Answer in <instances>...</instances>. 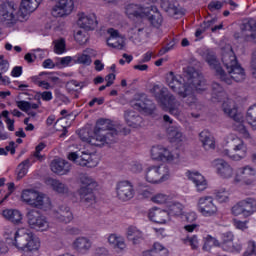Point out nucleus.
I'll list each match as a JSON object with an SVG mask.
<instances>
[{"mask_svg":"<svg viewBox=\"0 0 256 256\" xmlns=\"http://www.w3.org/2000/svg\"><path fill=\"white\" fill-rule=\"evenodd\" d=\"M45 147H47V145H45V143H43V142L39 143L36 146L35 152L33 153V155L31 157H33V159H37V161H42L43 155H41V151H43V149H45Z\"/></svg>","mask_w":256,"mask_h":256,"instance_id":"obj_52","label":"nucleus"},{"mask_svg":"<svg viewBox=\"0 0 256 256\" xmlns=\"http://www.w3.org/2000/svg\"><path fill=\"white\" fill-rule=\"evenodd\" d=\"M42 101H51L53 99V93L51 91H44L40 93Z\"/></svg>","mask_w":256,"mask_h":256,"instance_id":"obj_64","label":"nucleus"},{"mask_svg":"<svg viewBox=\"0 0 256 256\" xmlns=\"http://www.w3.org/2000/svg\"><path fill=\"white\" fill-rule=\"evenodd\" d=\"M243 246L241 244H231L229 246L224 245V251H228L230 253H240Z\"/></svg>","mask_w":256,"mask_h":256,"instance_id":"obj_59","label":"nucleus"},{"mask_svg":"<svg viewBox=\"0 0 256 256\" xmlns=\"http://www.w3.org/2000/svg\"><path fill=\"white\" fill-rule=\"evenodd\" d=\"M132 107L137 109V111H142L146 115H153L155 113V103L147 98L146 94H137L132 102Z\"/></svg>","mask_w":256,"mask_h":256,"instance_id":"obj_13","label":"nucleus"},{"mask_svg":"<svg viewBox=\"0 0 256 256\" xmlns=\"http://www.w3.org/2000/svg\"><path fill=\"white\" fill-rule=\"evenodd\" d=\"M74 39H75V41H77V43H79V45H85L89 38L87 37V32H83V31L79 30L75 34Z\"/></svg>","mask_w":256,"mask_h":256,"instance_id":"obj_54","label":"nucleus"},{"mask_svg":"<svg viewBox=\"0 0 256 256\" xmlns=\"http://www.w3.org/2000/svg\"><path fill=\"white\" fill-rule=\"evenodd\" d=\"M73 11V0H59L52 8L53 17H65Z\"/></svg>","mask_w":256,"mask_h":256,"instance_id":"obj_17","label":"nucleus"},{"mask_svg":"<svg viewBox=\"0 0 256 256\" xmlns=\"http://www.w3.org/2000/svg\"><path fill=\"white\" fill-rule=\"evenodd\" d=\"M2 216L6 221H10L14 225H19L23 221V214L19 210L15 209H5L2 211Z\"/></svg>","mask_w":256,"mask_h":256,"instance_id":"obj_34","label":"nucleus"},{"mask_svg":"<svg viewBox=\"0 0 256 256\" xmlns=\"http://www.w3.org/2000/svg\"><path fill=\"white\" fill-rule=\"evenodd\" d=\"M9 71V61L5 60L4 55H0V73H7Z\"/></svg>","mask_w":256,"mask_h":256,"instance_id":"obj_58","label":"nucleus"},{"mask_svg":"<svg viewBox=\"0 0 256 256\" xmlns=\"http://www.w3.org/2000/svg\"><path fill=\"white\" fill-rule=\"evenodd\" d=\"M145 17H147L148 21L151 23V26L156 27L157 29H159L163 23V16H161V12H159L157 6L148 7V13L145 14Z\"/></svg>","mask_w":256,"mask_h":256,"instance_id":"obj_25","label":"nucleus"},{"mask_svg":"<svg viewBox=\"0 0 256 256\" xmlns=\"http://www.w3.org/2000/svg\"><path fill=\"white\" fill-rule=\"evenodd\" d=\"M28 225L31 229L36 231H47L49 229V220L41 212L37 210H30L27 215Z\"/></svg>","mask_w":256,"mask_h":256,"instance_id":"obj_12","label":"nucleus"},{"mask_svg":"<svg viewBox=\"0 0 256 256\" xmlns=\"http://www.w3.org/2000/svg\"><path fill=\"white\" fill-rule=\"evenodd\" d=\"M169 251L167 248L161 245V243L156 242L153 244V248L143 252V256H168Z\"/></svg>","mask_w":256,"mask_h":256,"instance_id":"obj_37","label":"nucleus"},{"mask_svg":"<svg viewBox=\"0 0 256 256\" xmlns=\"http://www.w3.org/2000/svg\"><path fill=\"white\" fill-rule=\"evenodd\" d=\"M255 175V169L250 166H245L238 170V177H240V179L236 178L235 181H243L245 185H253V183H255Z\"/></svg>","mask_w":256,"mask_h":256,"instance_id":"obj_21","label":"nucleus"},{"mask_svg":"<svg viewBox=\"0 0 256 256\" xmlns=\"http://www.w3.org/2000/svg\"><path fill=\"white\" fill-rule=\"evenodd\" d=\"M78 25L81 29H85V31H93L97 27V17L95 14L82 16L78 20Z\"/></svg>","mask_w":256,"mask_h":256,"instance_id":"obj_29","label":"nucleus"},{"mask_svg":"<svg viewBox=\"0 0 256 256\" xmlns=\"http://www.w3.org/2000/svg\"><path fill=\"white\" fill-rule=\"evenodd\" d=\"M225 99H227V92H225V89H223V86L217 82L212 83V101L214 103H221L223 102L222 109L224 113L234 119L236 123H238V131L244 135V137H249V132L247 131V128H245V125L241 123L243 121V117L241 114H237V109L231 108L229 105H227V102H225Z\"/></svg>","mask_w":256,"mask_h":256,"instance_id":"obj_4","label":"nucleus"},{"mask_svg":"<svg viewBox=\"0 0 256 256\" xmlns=\"http://www.w3.org/2000/svg\"><path fill=\"white\" fill-rule=\"evenodd\" d=\"M242 35L245 36L246 41H256V20L249 18L241 26Z\"/></svg>","mask_w":256,"mask_h":256,"instance_id":"obj_23","label":"nucleus"},{"mask_svg":"<svg viewBox=\"0 0 256 256\" xmlns=\"http://www.w3.org/2000/svg\"><path fill=\"white\" fill-rule=\"evenodd\" d=\"M167 136L171 143H181L183 141V132L181 126L172 124L167 128Z\"/></svg>","mask_w":256,"mask_h":256,"instance_id":"obj_32","label":"nucleus"},{"mask_svg":"<svg viewBox=\"0 0 256 256\" xmlns=\"http://www.w3.org/2000/svg\"><path fill=\"white\" fill-rule=\"evenodd\" d=\"M127 237L129 241H132L133 245H139L143 241V232L135 226H130L127 231Z\"/></svg>","mask_w":256,"mask_h":256,"instance_id":"obj_39","label":"nucleus"},{"mask_svg":"<svg viewBox=\"0 0 256 256\" xmlns=\"http://www.w3.org/2000/svg\"><path fill=\"white\" fill-rule=\"evenodd\" d=\"M213 166L215 167L217 174L223 179H229L233 177V168L227 161L223 159H216L213 161Z\"/></svg>","mask_w":256,"mask_h":256,"instance_id":"obj_20","label":"nucleus"},{"mask_svg":"<svg viewBox=\"0 0 256 256\" xmlns=\"http://www.w3.org/2000/svg\"><path fill=\"white\" fill-rule=\"evenodd\" d=\"M69 161H74L76 165H80L81 167H96L97 161L93 160V156L86 152H81V154H77V152H72L68 154Z\"/></svg>","mask_w":256,"mask_h":256,"instance_id":"obj_16","label":"nucleus"},{"mask_svg":"<svg viewBox=\"0 0 256 256\" xmlns=\"http://www.w3.org/2000/svg\"><path fill=\"white\" fill-rule=\"evenodd\" d=\"M39 249V238L35 237L33 233L30 232V239L26 242L24 251H37Z\"/></svg>","mask_w":256,"mask_h":256,"instance_id":"obj_44","label":"nucleus"},{"mask_svg":"<svg viewBox=\"0 0 256 256\" xmlns=\"http://www.w3.org/2000/svg\"><path fill=\"white\" fill-rule=\"evenodd\" d=\"M118 135L119 132L109 119H100L97 121L93 136L89 134L88 130L83 129L79 131L80 139L95 147H103V145L117 143Z\"/></svg>","mask_w":256,"mask_h":256,"instance_id":"obj_2","label":"nucleus"},{"mask_svg":"<svg viewBox=\"0 0 256 256\" xmlns=\"http://www.w3.org/2000/svg\"><path fill=\"white\" fill-rule=\"evenodd\" d=\"M202 59H204L207 64L209 65L210 69H213L224 83L227 85H231V78L227 77V73H225V70L221 67V62H219V59L217 58V54L213 50H204L202 52Z\"/></svg>","mask_w":256,"mask_h":256,"instance_id":"obj_9","label":"nucleus"},{"mask_svg":"<svg viewBox=\"0 0 256 256\" xmlns=\"http://www.w3.org/2000/svg\"><path fill=\"white\" fill-rule=\"evenodd\" d=\"M116 195L120 201H131L135 197L133 183L127 180L118 182L116 185Z\"/></svg>","mask_w":256,"mask_h":256,"instance_id":"obj_15","label":"nucleus"},{"mask_svg":"<svg viewBox=\"0 0 256 256\" xmlns=\"http://www.w3.org/2000/svg\"><path fill=\"white\" fill-rule=\"evenodd\" d=\"M250 67H251L252 75L256 79V50L252 54Z\"/></svg>","mask_w":256,"mask_h":256,"instance_id":"obj_63","label":"nucleus"},{"mask_svg":"<svg viewBox=\"0 0 256 256\" xmlns=\"http://www.w3.org/2000/svg\"><path fill=\"white\" fill-rule=\"evenodd\" d=\"M231 211L235 217H239V215H242L245 218L251 217V215L256 213V200L254 198L241 200L232 207Z\"/></svg>","mask_w":256,"mask_h":256,"instance_id":"obj_11","label":"nucleus"},{"mask_svg":"<svg viewBox=\"0 0 256 256\" xmlns=\"http://www.w3.org/2000/svg\"><path fill=\"white\" fill-rule=\"evenodd\" d=\"M183 209H185V206H183V204H181V202H170L168 204V217H181V215H183Z\"/></svg>","mask_w":256,"mask_h":256,"instance_id":"obj_40","label":"nucleus"},{"mask_svg":"<svg viewBox=\"0 0 256 256\" xmlns=\"http://www.w3.org/2000/svg\"><path fill=\"white\" fill-rule=\"evenodd\" d=\"M223 8V3L221 1H211L208 4V9L210 11H219V9Z\"/></svg>","mask_w":256,"mask_h":256,"instance_id":"obj_61","label":"nucleus"},{"mask_svg":"<svg viewBox=\"0 0 256 256\" xmlns=\"http://www.w3.org/2000/svg\"><path fill=\"white\" fill-rule=\"evenodd\" d=\"M183 243L189 245L191 249H199V239L197 238V235L184 238Z\"/></svg>","mask_w":256,"mask_h":256,"instance_id":"obj_49","label":"nucleus"},{"mask_svg":"<svg viewBox=\"0 0 256 256\" xmlns=\"http://www.w3.org/2000/svg\"><path fill=\"white\" fill-rule=\"evenodd\" d=\"M43 0H22L19 9L13 2L0 4V17L3 21H15V19H25L29 13H33L41 5Z\"/></svg>","mask_w":256,"mask_h":256,"instance_id":"obj_3","label":"nucleus"},{"mask_svg":"<svg viewBox=\"0 0 256 256\" xmlns=\"http://www.w3.org/2000/svg\"><path fill=\"white\" fill-rule=\"evenodd\" d=\"M21 199L30 207L35 209H49L51 207V199L33 189H26L22 191Z\"/></svg>","mask_w":256,"mask_h":256,"instance_id":"obj_6","label":"nucleus"},{"mask_svg":"<svg viewBox=\"0 0 256 256\" xmlns=\"http://www.w3.org/2000/svg\"><path fill=\"white\" fill-rule=\"evenodd\" d=\"M147 13H149L148 7L143 8L139 4H129L126 7V15L128 17H140V19H143Z\"/></svg>","mask_w":256,"mask_h":256,"instance_id":"obj_30","label":"nucleus"},{"mask_svg":"<svg viewBox=\"0 0 256 256\" xmlns=\"http://www.w3.org/2000/svg\"><path fill=\"white\" fill-rule=\"evenodd\" d=\"M55 219L60 223H71L73 221V212L68 206L62 205L58 208V211L54 213Z\"/></svg>","mask_w":256,"mask_h":256,"instance_id":"obj_28","label":"nucleus"},{"mask_svg":"<svg viewBox=\"0 0 256 256\" xmlns=\"http://www.w3.org/2000/svg\"><path fill=\"white\" fill-rule=\"evenodd\" d=\"M49 183L56 193H62L63 195L69 193V187L57 179H50Z\"/></svg>","mask_w":256,"mask_h":256,"instance_id":"obj_43","label":"nucleus"},{"mask_svg":"<svg viewBox=\"0 0 256 256\" xmlns=\"http://www.w3.org/2000/svg\"><path fill=\"white\" fill-rule=\"evenodd\" d=\"M198 211L203 217H215L217 215V205L213 203L211 196H202L198 199Z\"/></svg>","mask_w":256,"mask_h":256,"instance_id":"obj_14","label":"nucleus"},{"mask_svg":"<svg viewBox=\"0 0 256 256\" xmlns=\"http://www.w3.org/2000/svg\"><path fill=\"white\" fill-rule=\"evenodd\" d=\"M29 239H31V232L25 228H21L15 232L14 245L18 249L25 251V247H27Z\"/></svg>","mask_w":256,"mask_h":256,"instance_id":"obj_22","label":"nucleus"},{"mask_svg":"<svg viewBox=\"0 0 256 256\" xmlns=\"http://www.w3.org/2000/svg\"><path fill=\"white\" fill-rule=\"evenodd\" d=\"M166 83L174 93H177L183 99V103L188 105L190 109H201V104L195 96V92L207 89V82L203 76L194 73L185 81L181 75L170 72L166 76Z\"/></svg>","mask_w":256,"mask_h":256,"instance_id":"obj_1","label":"nucleus"},{"mask_svg":"<svg viewBox=\"0 0 256 256\" xmlns=\"http://www.w3.org/2000/svg\"><path fill=\"white\" fill-rule=\"evenodd\" d=\"M129 169L132 173H141L143 171V165L140 162L132 161L129 164Z\"/></svg>","mask_w":256,"mask_h":256,"instance_id":"obj_57","label":"nucleus"},{"mask_svg":"<svg viewBox=\"0 0 256 256\" xmlns=\"http://www.w3.org/2000/svg\"><path fill=\"white\" fill-rule=\"evenodd\" d=\"M161 9L167 13L170 17H175V15H185V11L179 5V2L175 0H162Z\"/></svg>","mask_w":256,"mask_h":256,"instance_id":"obj_19","label":"nucleus"},{"mask_svg":"<svg viewBox=\"0 0 256 256\" xmlns=\"http://www.w3.org/2000/svg\"><path fill=\"white\" fill-rule=\"evenodd\" d=\"M152 201L154 203H158L159 205H163V203H167L169 201V196L165 194H156L153 198Z\"/></svg>","mask_w":256,"mask_h":256,"instance_id":"obj_56","label":"nucleus"},{"mask_svg":"<svg viewBox=\"0 0 256 256\" xmlns=\"http://www.w3.org/2000/svg\"><path fill=\"white\" fill-rule=\"evenodd\" d=\"M246 121L253 131H256V104L249 107L246 113Z\"/></svg>","mask_w":256,"mask_h":256,"instance_id":"obj_42","label":"nucleus"},{"mask_svg":"<svg viewBox=\"0 0 256 256\" xmlns=\"http://www.w3.org/2000/svg\"><path fill=\"white\" fill-rule=\"evenodd\" d=\"M73 61V57L66 56L58 59V62L56 63L57 67H69Z\"/></svg>","mask_w":256,"mask_h":256,"instance_id":"obj_55","label":"nucleus"},{"mask_svg":"<svg viewBox=\"0 0 256 256\" xmlns=\"http://www.w3.org/2000/svg\"><path fill=\"white\" fill-rule=\"evenodd\" d=\"M108 243L113 249H118V251H123L127 244H125V239L117 234H110L108 237Z\"/></svg>","mask_w":256,"mask_h":256,"instance_id":"obj_38","label":"nucleus"},{"mask_svg":"<svg viewBox=\"0 0 256 256\" xmlns=\"http://www.w3.org/2000/svg\"><path fill=\"white\" fill-rule=\"evenodd\" d=\"M33 163H35V159H33V156H30L18 165V179H23V177L29 173V167H31Z\"/></svg>","mask_w":256,"mask_h":256,"instance_id":"obj_41","label":"nucleus"},{"mask_svg":"<svg viewBox=\"0 0 256 256\" xmlns=\"http://www.w3.org/2000/svg\"><path fill=\"white\" fill-rule=\"evenodd\" d=\"M124 119L129 127L137 129L143 124V117L133 110H127L124 113Z\"/></svg>","mask_w":256,"mask_h":256,"instance_id":"obj_27","label":"nucleus"},{"mask_svg":"<svg viewBox=\"0 0 256 256\" xmlns=\"http://www.w3.org/2000/svg\"><path fill=\"white\" fill-rule=\"evenodd\" d=\"M222 63L226 67L228 74H226L228 79L231 80V83L235 81L236 83H241L245 81V69L239 65L237 62V56L233 53L232 50L229 52H224L222 54Z\"/></svg>","mask_w":256,"mask_h":256,"instance_id":"obj_5","label":"nucleus"},{"mask_svg":"<svg viewBox=\"0 0 256 256\" xmlns=\"http://www.w3.org/2000/svg\"><path fill=\"white\" fill-rule=\"evenodd\" d=\"M17 107L18 109H20L21 111H24L25 113H27V111L31 110V102H27V101H18L17 102Z\"/></svg>","mask_w":256,"mask_h":256,"instance_id":"obj_60","label":"nucleus"},{"mask_svg":"<svg viewBox=\"0 0 256 256\" xmlns=\"http://www.w3.org/2000/svg\"><path fill=\"white\" fill-rule=\"evenodd\" d=\"M171 177L169 166L161 164L158 166H150L146 171V181L148 183H163Z\"/></svg>","mask_w":256,"mask_h":256,"instance_id":"obj_10","label":"nucleus"},{"mask_svg":"<svg viewBox=\"0 0 256 256\" xmlns=\"http://www.w3.org/2000/svg\"><path fill=\"white\" fill-rule=\"evenodd\" d=\"M199 139L206 151L209 149H215V138L213 137L211 132H209V130H204L200 132Z\"/></svg>","mask_w":256,"mask_h":256,"instance_id":"obj_36","label":"nucleus"},{"mask_svg":"<svg viewBox=\"0 0 256 256\" xmlns=\"http://www.w3.org/2000/svg\"><path fill=\"white\" fill-rule=\"evenodd\" d=\"M66 87L70 89V91H81L83 87H87V83L79 82L77 80H70L67 82Z\"/></svg>","mask_w":256,"mask_h":256,"instance_id":"obj_46","label":"nucleus"},{"mask_svg":"<svg viewBox=\"0 0 256 256\" xmlns=\"http://www.w3.org/2000/svg\"><path fill=\"white\" fill-rule=\"evenodd\" d=\"M148 217L150 221H153L154 223H158L160 225H163L164 223H167L169 221V212L167 210H161L158 208L152 209L148 213Z\"/></svg>","mask_w":256,"mask_h":256,"instance_id":"obj_26","label":"nucleus"},{"mask_svg":"<svg viewBox=\"0 0 256 256\" xmlns=\"http://www.w3.org/2000/svg\"><path fill=\"white\" fill-rule=\"evenodd\" d=\"M50 169L56 175H67L71 171V164L63 159H54L50 164Z\"/></svg>","mask_w":256,"mask_h":256,"instance_id":"obj_24","label":"nucleus"},{"mask_svg":"<svg viewBox=\"0 0 256 256\" xmlns=\"http://www.w3.org/2000/svg\"><path fill=\"white\" fill-rule=\"evenodd\" d=\"M234 151H240V153L231 155L229 154V150H225V155L232 159V161H241V159L247 157V146L241 140H239V143L234 147Z\"/></svg>","mask_w":256,"mask_h":256,"instance_id":"obj_35","label":"nucleus"},{"mask_svg":"<svg viewBox=\"0 0 256 256\" xmlns=\"http://www.w3.org/2000/svg\"><path fill=\"white\" fill-rule=\"evenodd\" d=\"M233 232H225L224 234H222V244L221 247L223 249V251H225L224 245L226 247H229V245L233 244Z\"/></svg>","mask_w":256,"mask_h":256,"instance_id":"obj_47","label":"nucleus"},{"mask_svg":"<svg viewBox=\"0 0 256 256\" xmlns=\"http://www.w3.org/2000/svg\"><path fill=\"white\" fill-rule=\"evenodd\" d=\"M243 256H256V244L255 242H250L249 246L246 250V252H244Z\"/></svg>","mask_w":256,"mask_h":256,"instance_id":"obj_62","label":"nucleus"},{"mask_svg":"<svg viewBox=\"0 0 256 256\" xmlns=\"http://www.w3.org/2000/svg\"><path fill=\"white\" fill-rule=\"evenodd\" d=\"M219 247V240L213 238V236L208 235L206 237V241L205 244L203 246L204 251H209V249H211V247Z\"/></svg>","mask_w":256,"mask_h":256,"instance_id":"obj_48","label":"nucleus"},{"mask_svg":"<svg viewBox=\"0 0 256 256\" xmlns=\"http://www.w3.org/2000/svg\"><path fill=\"white\" fill-rule=\"evenodd\" d=\"M73 247L75 251L85 255L91 249V240L87 237H78L74 240Z\"/></svg>","mask_w":256,"mask_h":256,"instance_id":"obj_33","label":"nucleus"},{"mask_svg":"<svg viewBox=\"0 0 256 256\" xmlns=\"http://www.w3.org/2000/svg\"><path fill=\"white\" fill-rule=\"evenodd\" d=\"M108 47H112V49H123L125 47V39L124 38H108L107 39Z\"/></svg>","mask_w":256,"mask_h":256,"instance_id":"obj_45","label":"nucleus"},{"mask_svg":"<svg viewBox=\"0 0 256 256\" xmlns=\"http://www.w3.org/2000/svg\"><path fill=\"white\" fill-rule=\"evenodd\" d=\"M91 56L87 55V54H79L75 60V63H78L80 65H91Z\"/></svg>","mask_w":256,"mask_h":256,"instance_id":"obj_53","label":"nucleus"},{"mask_svg":"<svg viewBox=\"0 0 256 256\" xmlns=\"http://www.w3.org/2000/svg\"><path fill=\"white\" fill-rule=\"evenodd\" d=\"M152 93H154V97L162 107L169 109L170 115H174L175 117L179 116V108L175 107L177 100L175 99V96L169 93L167 88H161L159 85H155L152 88Z\"/></svg>","mask_w":256,"mask_h":256,"instance_id":"obj_7","label":"nucleus"},{"mask_svg":"<svg viewBox=\"0 0 256 256\" xmlns=\"http://www.w3.org/2000/svg\"><path fill=\"white\" fill-rule=\"evenodd\" d=\"M188 179L192 181L197 191H205L207 189V180L199 172H188Z\"/></svg>","mask_w":256,"mask_h":256,"instance_id":"obj_31","label":"nucleus"},{"mask_svg":"<svg viewBox=\"0 0 256 256\" xmlns=\"http://www.w3.org/2000/svg\"><path fill=\"white\" fill-rule=\"evenodd\" d=\"M80 183L82 186L78 190V195L80 197V201L82 203H95V194L93 191H95L98 187L97 181L90 177L89 175H82L80 178Z\"/></svg>","mask_w":256,"mask_h":256,"instance_id":"obj_8","label":"nucleus"},{"mask_svg":"<svg viewBox=\"0 0 256 256\" xmlns=\"http://www.w3.org/2000/svg\"><path fill=\"white\" fill-rule=\"evenodd\" d=\"M216 200H218L219 203H227V201H229V192L225 189L218 190L216 192Z\"/></svg>","mask_w":256,"mask_h":256,"instance_id":"obj_50","label":"nucleus"},{"mask_svg":"<svg viewBox=\"0 0 256 256\" xmlns=\"http://www.w3.org/2000/svg\"><path fill=\"white\" fill-rule=\"evenodd\" d=\"M54 43V52L57 53V55H62V53H65V39L61 38L60 40H56Z\"/></svg>","mask_w":256,"mask_h":256,"instance_id":"obj_51","label":"nucleus"},{"mask_svg":"<svg viewBox=\"0 0 256 256\" xmlns=\"http://www.w3.org/2000/svg\"><path fill=\"white\" fill-rule=\"evenodd\" d=\"M151 157L154 161H167L168 163H171V161L175 159L171 151L163 146H153L151 149Z\"/></svg>","mask_w":256,"mask_h":256,"instance_id":"obj_18","label":"nucleus"}]
</instances>
